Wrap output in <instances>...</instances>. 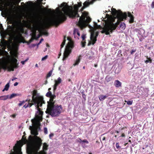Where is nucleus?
<instances>
[{"instance_id": "obj_31", "label": "nucleus", "mask_w": 154, "mask_h": 154, "mask_svg": "<svg viewBox=\"0 0 154 154\" xmlns=\"http://www.w3.org/2000/svg\"><path fill=\"white\" fill-rule=\"evenodd\" d=\"M42 1L43 0H37V2L39 4L38 5L39 7V9H41L40 7L41 6V5H42Z\"/></svg>"}, {"instance_id": "obj_51", "label": "nucleus", "mask_w": 154, "mask_h": 154, "mask_svg": "<svg viewBox=\"0 0 154 154\" xmlns=\"http://www.w3.org/2000/svg\"><path fill=\"white\" fill-rule=\"evenodd\" d=\"M151 7L152 8H154V2H152L151 4Z\"/></svg>"}, {"instance_id": "obj_34", "label": "nucleus", "mask_w": 154, "mask_h": 154, "mask_svg": "<svg viewBox=\"0 0 154 154\" xmlns=\"http://www.w3.org/2000/svg\"><path fill=\"white\" fill-rule=\"evenodd\" d=\"M125 102L127 103L129 105H131L132 104V101H125Z\"/></svg>"}, {"instance_id": "obj_49", "label": "nucleus", "mask_w": 154, "mask_h": 154, "mask_svg": "<svg viewBox=\"0 0 154 154\" xmlns=\"http://www.w3.org/2000/svg\"><path fill=\"white\" fill-rule=\"evenodd\" d=\"M44 40V39L42 38L39 42L38 44L37 45H40V44L41 43L42 41H43Z\"/></svg>"}, {"instance_id": "obj_50", "label": "nucleus", "mask_w": 154, "mask_h": 154, "mask_svg": "<svg viewBox=\"0 0 154 154\" xmlns=\"http://www.w3.org/2000/svg\"><path fill=\"white\" fill-rule=\"evenodd\" d=\"M57 88V87L54 86V87H53V91H54V92H55V91L56 90Z\"/></svg>"}, {"instance_id": "obj_36", "label": "nucleus", "mask_w": 154, "mask_h": 154, "mask_svg": "<svg viewBox=\"0 0 154 154\" xmlns=\"http://www.w3.org/2000/svg\"><path fill=\"white\" fill-rule=\"evenodd\" d=\"M34 39V38H32L29 41H27L26 43H27L28 44H29L30 43H31L33 41V40Z\"/></svg>"}, {"instance_id": "obj_20", "label": "nucleus", "mask_w": 154, "mask_h": 154, "mask_svg": "<svg viewBox=\"0 0 154 154\" xmlns=\"http://www.w3.org/2000/svg\"><path fill=\"white\" fill-rule=\"evenodd\" d=\"M112 79V77L109 75H107L105 79V81L107 82H108L111 81Z\"/></svg>"}, {"instance_id": "obj_30", "label": "nucleus", "mask_w": 154, "mask_h": 154, "mask_svg": "<svg viewBox=\"0 0 154 154\" xmlns=\"http://www.w3.org/2000/svg\"><path fill=\"white\" fill-rule=\"evenodd\" d=\"M52 70L50 71L48 73L47 76L46 78H48L50 77L52 74Z\"/></svg>"}, {"instance_id": "obj_4", "label": "nucleus", "mask_w": 154, "mask_h": 154, "mask_svg": "<svg viewBox=\"0 0 154 154\" xmlns=\"http://www.w3.org/2000/svg\"><path fill=\"white\" fill-rule=\"evenodd\" d=\"M35 137L36 138L35 142L27 148V153L28 154H46L45 151L48 149V145L46 143H44L42 148L43 150L38 152L42 144V141L39 137Z\"/></svg>"}, {"instance_id": "obj_29", "label": "nucleus", "mask_w": 154, "mask_h": 154, "mask_svg": "<svg viewBox=\"0 0 154 154\" xmlns=\"http://www.w3.org/2000/svg\"><path fill=\"white\" fill-rule=\"evenodd\" d=\"M52 94L51 92L50 91H49L46 94V96L47 97H51V95Z\"/></svg>"}, {"instance_id": "obj_9", "label": "nucleus", "mask_w": 154, "mask_h": 154, "mask_svg": "<svg viewBox=\"0 0 154 154\" xmlns=\"http://www.w3.org/2000/svg\"><path fill=\"white\" fill-rule=\"evenodd\" d=\"M74 47L73 42L70 41L68 42V44L66 46L64 52L63 54V60H66V59L68 57L70 54L71 52V48H72Z\"/></svg>"}, {"instance_id": "obj_19", "label": "nucleus", "mask_w": 154, "mask_h": 154, "mask_svg": "<svg viewBox=\"0 0 154 154\" xmlns=\"http://www.w3.org/2000/svg\"><path fill=\"white\" fill-rule=\"evenodd\" d=\"M9 97L8 95H4L0 97V100H6Z\"/></svg>"}, {"instance_id": "obj_39", "label": "nucleus", "mask_w": 154, "mask_h": 154, "mask_svg": "<svg viewBox=\"0 0 154 154\" xmlns=\"http://www.w3.org/2000/svg\"><path fill=\"white\" fill-rule=\"evenodd\" d=\"M44 132L45 134H48V129L47 128L45 127L44 128Z\"/></svg>"}, {"instance_id": "obj_1", "label": "nucleus", "mask_w": 154, "mask_h": 154, "mask_svg": "<svg viewBox=\"0 0 154 154\" xmlns=\"http://www.w3.org/2000/svg\"><path fill=\"white\" fill-rule=\"evenodd\" d=\"M61 7H63L62 11L56 17L51 19L46 23L47 26H57L60 23H63L67 19V16L70 18H74L76 17H80L78 14L79 7L77 6L75 7V10H70V7L67 5L66 3L63 2L61 5Z\"/></svg>"}, {"instance_id": "obj_26", "label": "nucleus", "mask_w": 154, "mask_h": 154, "mask_svg": "<svg viewBox=\"0 0 154 154\" xmlns=\"http://www.w3.org/2000/svg\"><path fill=\"white\" fill-rule=\"evenodd\" d=\"M125 23H121L120 25V27L122 29H125Z\"/></svg>"}, {"instance_id": "obj_46", "label": "nucleus", "mask_w": 154, "mask_h": 154, "mask_svg": "<svg viewBox=\"0 0 154 154\" xmlns=\"http://www.w3.org/2000/svg\"><path fill=\"white\" fill-rule=\"evenodd\" d=\"M28 103H34V104H35L33 102V101H32V100H31L30 99H29V100H28Z\"/></svg>"}, {"instance_id": "obj_33", "label": "nucleus", "mask_w": 154, "mask_h": 154, "mask_svg": "<svg viewBox=\"0 0 154 154\" xmlns=\"http://www.w3.org/2000/svg\"><path fill=\"white\" fill-rule=\"evenodd\" d=\"M126 13V14L127 15V16H128V17L130 18V17H131L132 16H133V15H132L131 14V13L130 12H128L127 14Z\"/></svg>"}, {"instance_id": "obj_10", "label": "nucleus", "mask_w": 154, "mask_h": 154, "mask_svg": "<svg viewBox=\"0 0 154 154\" xmlns=\"http://www.w3.org/2000/svg\"><path fill=\"white\" fill-rule=\"evenodd\" d=\"M82 13V15L81 17H79L80 18L78 22V25L81 28L83 29L86 26V25L85 23V18L88 15V14L85 12Z\"/></svg>"}, {"instance_id": "obj_32", "label": "nucleus", "mask_w": 154, "mask_h": 154, "mask_svg": "<svg viewBox=\"0 0 154 154\" xmlns=\"http://www.w3.org/2000/svg\"><path fill=\"white\" fill-rule=\"evenodd\" d=\"M17 94H11L9 98L10 99H11L12 98H13L14 97H16L17 96Z\"/></svg>"}, {"instance_id": "obj_43", "label": "nucleus", "mask_w": 154, "mask_h": 154, "mask_svg": "<svg viewBox=\"0 0 154 154\" xmlns=\"http://www.w3.org/2000/svg\"><path fill=\"white\" fill-rule=\"evenodd\" d=\"M48 57V55H46L44 57L42 58V60L43 61V60H46V59H47Z\"/></svg>"}, {"instance_id": "obj_48", "label": "nucleus", "mask_w": 154, "mask_h": 154, "mask_svg": "<svg viewBox=\"0 0 154 154\" xmlns=\"http://www.w3.org/2000/svg\"><path fill=\"white\" fill-rule=\"evenodd\" d=\"M136 51V50H132L131 52V54H133V53L135 52Z\"/></svg>"}, {"instance_id": "obj_59", "label": "nucleus", "mask_w": 154, "mask_h": 154, "mask_svg": "<svg viewBox=\"0 0 154 154\" xmlns=\"http://www.w3.org/2000/svg\"><path fill=\"white\" fill-rule=\"evenodd\" d=\"M17 79V78H13L12 79V81H14V80H15L16 79Z\"/></svg>"}, {"instance_id": "obj_16", "label": "nucleus", "mask_w": 154, "mask_h": 154, "mask_svg": "<svg viewBox=\"0 0 154 154\" xmlns=\"http://www.w3.org/2000/svg\"><path fill=\"white\" fill-rule=\"evenodd\" d=\"M81 56L80 55L78 57V59L77 60L75 61V63L73 64V65L74 66H75L78 65L79 63H80V60H81Z\"/></svg>"}, {"instance_id": "obj_28", "label": "nucleus", "mask_w": 154, "mask_h": 154, "mask_svg": "<svg viewBox=\"0 0 154 154\" xmlns=\"http://www.w3.org/2000/svg\"><path fill=\"white\" fill-rule=\"evenodd\" d=\"M86 44V42L85 41H82L81 42L82 47L83 48H84L85 47Z\"/></svg>"}, {"instance_id": "obj_23", "label": "nucleus", "mask_w": 154, "mask_h": 154, "mask_svg": "<svg viewBox=\"0 0 154 154\" xmlns=\"http://www.w3.org/2000/svg\"><path fill=\"white\" fill-rule=\"evenodd\" d=\"M9 87V83H8L5 86V88L2 91H8Z\"/></svg>"}, {"instance_id": "obj_7", "label": "nucleus", "mask_w": 154, "mask_h": 154, "mask_svg": "<svg viewBox=\"0 0 154 154\" xmlns=\"http://www.w3.org/2000/svg\"><path fill=\"white\" fill-rule=\"evenodd\" d=\"M11 64L10 65L7 66L5 63H4L2 66V68L4 69H8L9 71H13L14 68L18 67V63L17 60L15 57H13L10 60Z\"/></svg>"}, {"instance_id": "obj_12", "label": "nucleus", "mask_w": 154, "mask_h": 154, "mask_svg": "<svg viewBox=\"0 0 154 154\" xmlns=\"http://www.w3.org/2000/svg\"><path fill=\"white\" fill-rule=\"evenodd\" d=\"M20 149V146L17 144L13 147V149H11L10 151V152L9 154H22Z\"/></svg>"}, {"instance_id": "obj_14", "label": "nucleus", "mask_w": 154, "mask_h": 154, "mask_svg": "<svg viewBox=\"0 0 154 154\" xmlns=\"http://www.w3.org/2000/svg\"><path fill=\"white\" fill-rule=\"evenodd\" d=\"M39 32L40 33H41L43 35L47 36H48L49 35L48 33L47 32L46 29L43 27L40 28Z\"/></svg>"}, {"instance_id": "obj_37", "label": "nucleus", "mask_w": 154, "mask_h": 154, "mask_svg": "<svg viewBox=\"0 0 154 154\" xmlns=\"http://www.w3.org/2000/svg\"><path fill=\"white\" fill-rule=\"evenodd\" d=\"M51 98H52L53 99H55L56 98V96L54 94H52L51 95V97H49Z\"/></svg>"}, {"instance_id": "obj_55", "label": "nucleus", "mask_w": 154, "mask_h": 154, "mask_svg": "<svg viewBox=\"0 0 154 154\" xmlns=\"http://www.w3.org/2000/svg\"><path fill=\"white\" fill-rule=\"evenodd\" d=\"M25 62L24 61H22L21 62V63L22 64H24L25 63Z\"/></svg>"}, {"instance_id": "obj_60", "label": "nucleus", "mask_w": 154, "mask_h": 154, "mask_svg": "<svg viewBox=\"0 0 154 154\" xmlns=\"http://www.w3.org/2000/svg\"><path fill=\"white\" fill-rule=\"evenodd\" d=\"M84 9H83V7L82 8H81V10H80V11L81 12H82L83 10Z\"/></svg>"}, {"instance_id": "obj_27", "label": "nucleus", "mask_w": 154, "mask_h": 154, "mask_svg": "<svg viewBox=\"0 0 154 154\" xmlns=\"http://www.w3.org/2000/svg\"><path fill=\"white\" fill-rule=\"evenodd\" d=\"M130 19L129 20V22L130 23H131L134 22V16H132L130 18Z\"/></svg>"}, {"instance_id": "obj_38", "label": "nucleus", "mask_w": 154, "mask_h": 154, "mask_svg": "<svg viewBox=\"0 0 154 154\" xmlns=\"http://www.w3.org/2000/svg\"><path fill=\"white\" fill-rule=\"evenodd\" d=\"M86 35L83 34L82 36V41H85V38H86Z\"/></svg>"}, {"instance_id": "obj_11", "label": "nucleus", "mask_w": 154, "mask_h": 154, "mask_svg": "<svg viewBox=\"0 0 154 154\" xmlns=\"http://www.w3.org/2000/svg\"><path fill=\"white\" fill-rule=\"evenodd\" d=\"M98 34L99 33L98 32H92L91 33L90 39L91 42H89L88 44V46L90 45L91 44L94 45L95 43L97 40V37L98 36Z\"/></svg>"}, {"instance_id": "obj_21", "label": "nucleus", "mask_w": 154, "mask_h": 154, "mask_svg": "<svg viewBox=\"0 0 154 154\" xmlns=\"http://www.w3.org/2000/svg\"><path fill=\"white\" fill-rule=\"evenodd\" d=\"M91 18L89 17H87L86 20H85V23L86 25V26L91 21Z\"/></svg>"}, {"instance_id": "obj_24", "label": "nucleus", "mask_w": 154, "mask_h": 154, "mask_svg": "<svg viewBox=\"0 0 154 154\" xmlns=\"http://www.w3.org/2000/svg\"><path fill=\"white\" fill-rule=\"evenodd\" d=\"M146 58L147 59V60H146L145 61V63H148L149 62L150 63H152V59H151V58L150 57H148V56H147V57H146Z\"/></svg>"}, {"instance_id": "obj_61", "label": "nucleus", "mask_w": 154, "mask_h": 154, "mask_svg": "<svg viewBox=\"0 0 154 154\" xmlns=\"http://www.w3.org/2000/svg\"><path fill=\"white\" fill-rule=\"evenodd\" d=\"M46 46L47 47H49V45L48 43H47L46 45Z\"/></svg>"}, {"instance_id": "obj_40", "label": "nucleus", "mask_w": 154, "mask_h": 154, "mask_svg": "<svg viewBox=\"0 0 154 154\" xmlns=\"http://www.w3.org/2000/svg\"><path fill=\"white\" fill-rule=\"evenodd\" d=\"M80 140H81V141L82 142H84V143H88V142L86 139H85L83 140H82L81 139H80Z\"/></svg>"}, {"instance_id": "obj_62", "label": "nucleus", "mask_w": 154, "mask_h": 154, "mask_svg": "<svg viewBox=\"0 0 154 154\" xmlns=\"http://www.w3.org/2000/svg\"><path fill=\"white\" fill-rule=\"evenodd\" d=\"M77 35L79 36H80V33L79 32H77Z\"/></svg>"}, {"instance_id": "obj_2", "label": "nucleus", "mask_w": 154, "mask_h": 154, "mask_svg": "<svg viewBox=\"0 0 154 154\" xmlns=\"http://www.w3.org/2000/svg\"><path fill=\"white\" fill-rule=\"evenodd\" d=\"M112 13L114 16H116L118 20L116 23H114V19H110L109 15L107 14L106 17L107 18L106 20H104V18L102 20L104 21L105 24L103 30L101 32L102 33H105L106 35L109 34L110 33H112L120 24L121 21H123L124 19L127 18V14L126 12L123 13L120 10H116L114 8H112Z\"/></svg>"}, {"instance_id": "obj_8", "label": "nucleus", "mask_w": 154, "mask_h": 154, "mask_svg": "<svg viewBox=\"0 0 154 154\" xmlns=\"http://www.w3.org/2000/svg\"><path fill=\"white\" fill-rule=\"evenodd\" d=\"M29 129L31 130V134L34 135V136L33 137L31 136H29V140L30 141H32L33 140V143H34L35 142L36 138L35 137H37V135L38 134V131L40 129V127L39 126H35L33 127L30 126Z\"/></svg>"}, {"instance_id": "obj_58", "label": "nucleus", "mask_w": 154, "mask_h": 154, "mask_svg": "<svg viewBox=\"0 0 154 154\" xmlns=\"http://www.w3.org/2000/svg\"><path fill=\"white\" fill-rule=\"evenodd\" d=\"M0 28L2 29L3 28V26L2 24H0Z\"/></svg>"}, {"instance_id": "obj_41", "label": "nucleus", "mask_w": 154, "mask_h": 154, "mask_svg": "<svg viewBox=\"0 0 154 154\" xmlns=\"http://www.w3.org/2000/svg\"><path fill=\"white\" fill-rule=\"evenodd\" d=\"M27 4L29 6H32V5L33 3L31 1H29L27 2Z\"/></svg>"}, {"instance_id": "obj_35", "label": "nucleus", "mask_w": 154, "mask_h": 154, "mask_svg": "<svg viewBox=\"0 0 154 154\" xmlns=\"http://www.w3.org/2000/svg\"><path fill=\"white\" fill-rule=\"evenodd\" d=\"M24 103L25 102L23 100L22 101H20V103L18 104V105L19 106H20Z\"/></svg>"}, {"instance_id": "obj_45", "label": "nucleus", "mask_w": 154, "mask_h": 154, "mask_svg": "<svg viewBox=\"0 0 154 154\" xmlns=\"http://www.w3.org/2000/svg\"><path fill=\"white\" fill-rule=\"evenodd\" d=\"M94 26L95 27H100V25H98L96 23H94Z\"/></svg>"}, {"instance_id": "obj_3", "label": "nucleus", "mask_w": 154, "mask_h": 154, "mask_svg": "<svg viewBox=\"0 0 154 154\" xmlns=\"http://www.w3.org/2000/svg\"><path fill=\"white\" fill-rule=\"evenodd\" d=\"M32 99L35 104H36V108L38 110L37 113L35 114V118L33 121H32V122L33 123L37 125L39 124L40 122L42 121V120L43 112L41 110V109L39 107H41L42 103H45L42 97L38 95L37 91L35 90L33 91Z\"/></svg>"}, {"instance_id": "obj_63", "label": "nucleus", "mask_w": 154, "mask_h": 154, "mask_svg": "<svg viewBox=\"0 0 154 154\" xmlns=\"http://www.w3.org/2000/svg\"><path fill=\"white\" fill-rule=\"evenodd\" d=\"M28 100L26 99V100H24L23 101L25 102V103L26 102H27V101H28Z\"/></svg>"}, {"instance_id": "obj_42", "label": "nucleus", "mask_w": 154, "mask_h": 154, "mask_svg": "<svg viewBox=\"0 0 154 154\" xmlns=\"http://www.w3.org/2000/svg\"><path fill=\"white\" fill-rule=\"evenodd\" d=\"M116 147L117 149L120 148L121 147L119 146V143H116Z\"/></svg>"}, {"instance_id": "obj_17", "label": "nucleus", "mask_w": 154, "mask_h": 154, "mask_svg": "<svg viewBox=\"0 0 154 154\" xmlns=\"http://www.w3.org/2000/svg\"><path fill=\"white\" fill-rule=\"evenodd\" d=\"M108 96L107 95H101L99 96V100L100 101H102L104 100L105 98H106Z\"/></svg>"}, {"instance_id": "obj_6", "label": "nucleus", "mask_w": 154, "mask_h": 154, "mask_svg": "<svg viewBox=\"0 0 154 154\" xmlns=\"http://www.w3.org/2000/svg\"><path fill=\"white\" fill-rule=\"evenodd\" d=\"M10 24H13L17 26L16 29L14 31V37L17 41H20L22 38V33L24 32L21 20L13 21L12 20L10 21Z\"/></svg>"}, {"instance_id": "obj_13", "label": "nucleus", "mask_w": 154, "mask_h": 154, "mask_svg": "<svg viewBox=\"0 0 154 154\" xmlns=\"http://www.w3.org/2000/svg\"><path fill=\"white\" fill-rule=\"evenodd\" d=\"M28 143V140L26 139V137H25L24 135L23 136L21 140H20L18 141L17 143L16 144L14 147L16 146V145H18L21 148L20 146L21 145H23V144H26ZM21 149V148L20 149Z\"/></svg>"}, {"instance_id": "obj_57", "label": "nucleus", "mask_w": 154, "mask_h": 154, "mask_svg": "<svg viewBox=\"0 0 154 154\" xmlns=\"http://www.w3.org/2000/svg\"><path fill=\"white\" fill-rule=\"evenodd\" d=\"M58 85L57 83H55L54 85V86L56 87H57V86Z\"/></svg>"}, {"instance_id": "obj_56", "label": "nucleus", "mask_w": 154, "mask_h": 154, "mask_svg": "<svg viewBox=\"0 0 154 154\" xmlns=\"http://www.w3.org/2000/svg\"><path fill=\"white\" fill-rule=\"evenodd\" d=\"M106 139V137H103V138H102V140L103 141H104Z\"/></svg>"}, {"instance_id": "obj_44", "label": "nucleus", "mask_w": 154, "mask_h": 154, "mask_svg": "<svg viewBox=\"0 0 154 154\" xmlns=\"http://www.w3.org/2000/svg\"><path fill=\"white\" fill-rule=\"evenodd\" d=\"M82 6V3L81 2H79L78 3V4L77 5V6L79 8L81 7Z\"/></svg>"}, {"instance_id": "obj_64", "label": "nucleus", "mask_w": 154, "mask_h": 154, "mask_svg": "<svg viewBox=\"0 0 154 154\" xmlns=\"http://www.w3.org/2000/svg\"><path fill=\"white\" fill-rule=\"evenodd\" d=\"M28 59L27 58V59H26L25 60H24L25 62L27 61H28Z\"/></svg>"}, {"instance_id": "obj_52", "label": "nucleus", "mask_w": 154, "mask_h": 154, "mask_svg": "<svg viewBox=\"0 0 154 154\" xmlns=\"http://www.w3.org/2000/svg\"><path fill=\"white\" fill-rule=\"evenodd\" d=\"M61 50H60V53H59V54H58L59 56L58 57V58H60V56L61 55Z\"/></svg>"}, {"instance_id": "obj_22", "label": "nucleus", "mask_w": 154, "mask_h": 154, "mask_svg": "<svg viewBox=\"0 0 154 154\" xmlns=\"http://www.w3.org/2000/svg\"><path fill=\"white\" fill-rule=\"evenodd\" d=\"M66 41V36H64V37L63 40V42H62V43L60 45V50H61V49L63 47V46H64V45L65 44Z\"/></svg>"}, {"instance_id": "obj_18", "label": "nucleus", "mask_w": 154, "mask_h": 154, "mask_svg": "<svg viewBox=\"0 0 154 154\" xmlns=\"http://www.w3.org/2000/svg\"><path fill=\"white\" fill-rule=\"evenodd\" d=\"M34 105L33 103H28L27 104L26 103L23 106V108L25 109L27 108L28 107H30L32 105Z\"/></svg>"}, {"instance_id": "obj_47", "label": "nucleus", "mask_w": 154, "mask_h": 154, "mask_svg": "<svg viewBox=\"0 0 154 154\" xmlns=\"http://www.w3.org/2000/svg\"><path fill=\"white\" fill-rule=\"evenodd\" d=\"M54 135V134L53 133H51L49 134V137L51 139V137H53Z\"/></svg>"}, {"instance_id": "obj_25", "label": "nucleus", "mask_w": 154, "mask_h": 154, "mask_svg": "<svg viewBox=\"0 0 154 154\" xmlns=\"http://www.w3.org/2000/svg\"><path fill=\"white\" fill-rule=\"evenodd\" d=\"M55 83L59 85L61 82V79L60 77H59L57 80L55 81Z\"/></svg>"}, {"instance_id": "obj_15", "label": "nucleus", "mask_w": 154, "mask_h": 154, "mask_svg": "<svg viewBox=\"0 0 154 154\" xmlns=\"http://www.w3.org/2000/svg\"><path fill=\"white\" fill-rule=\"evenodd\" d=\"M114 85L116 87L119 88L121 87V83L118 80H116L114 82Z\"/></svg>"}, {"instance_id": "obj_53", "label": "nucleus", "mask_w": 154, "mask_h": 154, "mask_svg": "<svg viewBox=\"0 0 154 154\" xmlns=\"http://www.w3.org/2000/svg\"><path fill=\"white\" fill-rule=\"evenodd\" d=\"M121 137H125V135L124 133H123L121 135Z\"/></svg>"}, {"instance_id": "obj_54", "label": "nucleus", "mask_w": 154, "mask_h": 154, "mask_svg": "<svg viewBox=\"0 0 154 154\" xmlns=\"http://www.w3.org/2000/svg\"><path fill=\"white\" fill-rule=\"evenodd\" d=\"M18 85V83L17 82H16L14 84V86H16Z\"/></svg>"}, {"instance_id": "obj_5", "label": "nucleus", "mask_w": 154, "mask_h": 154, "mask_svg": "<svg viewBox=\"0 0 154 154\" xmlns=\"http://www.w3.org/2000/svg\"><path fill=\"white\" fill-rule=\"evenodd\" d=\"M47 108L45 112L52 117L57 116L61 113L62 110L61 105L59 106L54 105V99L50 98L49 101H48Z\"/></svg>"}]
</instances>
